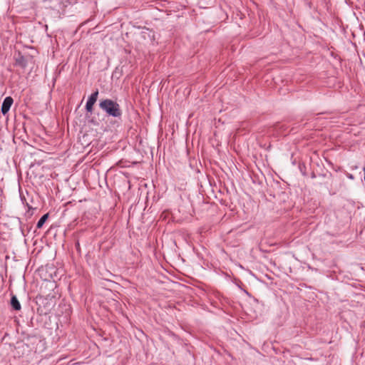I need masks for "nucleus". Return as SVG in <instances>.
Instances as JSON below:
<instances>
[{"label":"nucleus","mask_w":365,"mask_h":365,"mask_svg":"<svg viewBox=\"0 0 365 365\" xmlns=\"http://www.w3.org/2000/svg\"><path fill=\"white\" fill-rule=\"evenodd\" d=\"M48 214H45L43 215L40 219L37 222V225H36V227L37 228H41L43 225V224L45 223V222L46 221V220L48 219Z\"/></svg>","instance_id":"obj_6"},{"label":"nucleus","mask_w":365,"mask_h":365,"mask_svg":"<svg viewBox=\"0 0 365 365\" xmlns=\"http://www.w3.org/2000/svg\"><path fill=\"white\" fill-rule=\"evenodd\" d=\"M98 95V93H92V94L90 96L86 105V109L87 112L92 113L93 106L97 101Z\"/></svg>","instance_id":"obj_3"},{"label":"nucleus","mask_w":365,"mask_h":365,"mask_svg":"<svg viewBox=\"0 0 365 365\" xmlns=\"http://www.w3.org/2000/svg\"><path fill=\"white\" fill-rule=\"evenodd\" d=\"M11 305L12 308L16 310L19 311L21 309V304L17 299V297L15 295H13L11 299Z\"/></svg>","instance_id":"obj_5"},{"label":"nucleus","mask_w":365,"mask_h":365,"mask_svg":"<svg viewBox=\"0 0 365 365\" xmlns=\"http://www.w3.org/2000/svg\"><path fill=\"white\" fill-rule=\"evenodd\" d=\"M100 108L104 110L107 114L113 117H120L121 115V110L119 105L110 99H105L100 102Z\"/></svg>","instance_id":"obj_1"},{"label":"nucleus","mask_w":365,"mask_h":365,"mask_svg":"<svg viewBox=\"0 0 365 365\" xmlns=\"http://www.w3.org/2000/svg\"><path fill=\"white\" fill-rule=\"evenodd\" d=\"M13 103H14V100L10 96L6 97L4 100L2 106H1V113L4 115H5L9 111L10 108H11V105L13 104Z\"/></svg>","instance_id":"obj_2"},{"label":"nucleus","mask_w":365,"mask_h":365,"mask_svg":"<svg viewBox=\"0 0 365 365\" xmlns=\"http://www.w3.org/2000/svg\"><path fill=\"white\" fill-rule=\"evenodd\" d=\"M16 63L22 68H25L27 65V61L23 55L19 53L18 56L16 58Z\"/></svg>","instance_id":"obj_4"}]
</instances>
